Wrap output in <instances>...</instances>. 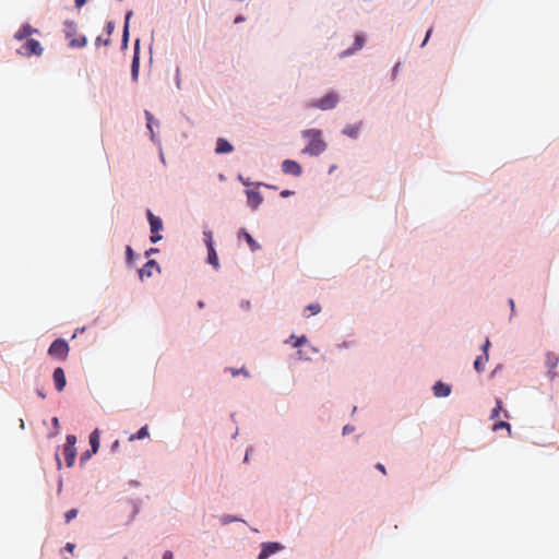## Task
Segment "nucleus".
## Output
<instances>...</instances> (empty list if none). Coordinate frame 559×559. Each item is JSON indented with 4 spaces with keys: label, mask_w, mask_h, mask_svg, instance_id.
<instances>
[{
    "label": "nucleus",
    "mask_w": 559,
    "mask_h": 559,
    "mask_svg": "<svg viewBox=\"0 0 559 559\" xmlns=\"http://www.w3.org/2000/svg\"><path fill=\"white\" fill-rule=\"evenodd\" d=\"M93 454H94V453H92V450H87V451L83 452V453H82V455H81V457H80V462H81V464H83V463H85L86 461H88V460L92 457V455H93Z\"/></svg>",
    "instance_id": "nucleus-30"
},
{
    "label": "nucleus",
    "mask_w": 559,
    "mask_h": 559,
    "mask_svg": "<svg viewBox=\"0 0 559 559\" xmlns=\"http://www.w3.org/2000/svg\"><path fill=\"white\" fill-rule=\"evenodd\" d=\"M76 437L74 435H68L67 436V442L63 448V454L67 463V467H72L75 462L76 456Z\"/></svg>",
    "instance_id": "nucleus-6"
},
{
    "label": "nucleus",
    "mask_w": 559,
    "mask_h": 559,
    "mask_svg": "<svg viewBox=\"0 0 559 559\" xmlns=\"http://www.w3.org/2000/svg\"><path fill=\"white\" fill-rule=\"evenodd\" d=\"M99 429H95L91 435H90V444H91V450H92V453H97L98 449H99Z\"/></svg>",
    "instance_id": "nucleus-19"
},
{
    "label": "nucleus",
    "mask_w": 559,
    "mask_h": 559,
    "mask_svg": "<svg viewBox=\"0 0 559 559\" xmlns=\"http://www.w3.org/2000/svg\"><path fill=\"white\" fill-rule=\"evenodd\" d=\"M286 343H290L294 347L307 346L311 353L318 352V349L316 347H313L309 344L306 335H301V336L290 335L289 340L286 341Z\"/></svg>",
    "instance_id": "nucleus-10"
},
{
    "label": "nucleus",
    "mask_w": 559,
    "mask_h": 559,
    "mask_svg": "<svg viewBox=\"0 0 559 559\" xmlns=\"http://www.w3.org/2000/svg\"><path fill=\"white\" fill-rule=\"evenodd\" d=\"M489 359V355L486 354V355H481V356H478L475 361H474V368L477 372H481L485 368V365L487 364Z\"/></svg>",
    "instance_id": "nucleus-22"
},
{
    "label": "nucleus",
    "mask_w": 559,
    "mask_h": 559,
    "mask_svg": "<svg viewBox=\"0 0 559 559\" xmlns=\"http://www.w3.org/2000/svg\"><path fill=\"white\" fill-rule=\"evenodd\" d=\"M64 35L69 40V46L72 48H82L86 45L87 39L85 36H78V25L73 21L64 22Z\"/></svg>",
    "instance_id": "nucleus-3"
},
{
    "label": "nucleus",
    "mask_w": 559,
    "mask_h": 559,
    "mask_svg": "<svg viewBox=\"0 0 559 559\" xmlns=\"http://www.w3.org/2000/svg\"><path fill=\"white\" fill-rule=\"evenodd\" d=\"M37 393H38V395H39L41 399H45V397H46V394H45L44 392L38 391Z\"/></svg>",
    "instance_id": "nucleus-50"
},
{
    "label": "nucleus",
    "mask_w": 559,
    "mask_h": 559,
    "mask_svg": "<svg viewBox=\"0 0 559 559\" xmlns=\"http://www.w3.org/2000/svg\"><path fill=\"white\" fill-rule=\"evenodd\" d=\"M203 235H204V238H205L206 247H210V245H213V235H212V231H210V230L204 231V233H203Z\"/></svg>",
    "instance_id": "nucleus-31"
},
{
    "label": "nucleus",
    "mask_w": 559,
    "mask_h": 559,
    "mask_svg": "<svg viewBox=\"0 0 559 559\" xmlns=\"http://www.w3.org/2000/svg\"><path fill=\"white\" fill-rule=\"evenodd\" d=\"M154 269L159 270L157 262L155 260L147 261L139 271L140 278L143 280L144 277L152 276Z\"/></svg>",
    "instance_id": "nucleus-15"
},
{
    "label": "nucleus",
    "mask_w": 559,
    "mask_h": 559,
    "mask_svg": "<svg viewBox=\"0 0 559 559\" xmlns=\"http://www.w3.org/2000/svg\"><path fill=\"white\" fill-rule=\"evenodd\" d=\"M198 307L202 309L204 307V302L203 301H199L198 302Z\"/></svg>",
    "instance_id": "nucleus-51"
},
{
    "label": "nucleus",
    "mask_w": 559,
    "mask_h": 559,
    "mask_svg": "<svg viewBox=\"0 0 559 559\" xmlns=\"http://www.w3.org/2000/svg\"><path fill=\"white\" fill-rule=\"evenodd\" d=\"M56 463H57L58 469H60L61 468V460L58 454H56Z\"/></svg>",
    "instance_id": "nucleus-45"
},
{
    "label": "nucleus",
    "mask_w": 559,
    "mask_h": 559,
    "mask_svg": "<svg viewBox=\"0 0 559 559\" xmlns=\"http://www.w3.org/2000/svg\"><path fill=\"white\" fill-rule=\"evenodd\" d=\"M51 423H52V426L58 430L59 429V419L57 417H53Z\"/></svg>",
    "instance_id": "nucleus-42"
},
{
    "label": "nucleus",
    "mask_w": 559,
    "mask_h": 559,
    "mask_svg": "<svg viewBox=\"0 0 559 559\" xmlns=\"http://www.w3.org/2000/svg\"><path fill=\"white\" fill-rule=\"evenodd\" d=\"M238 237H243L250 247L251 251H257L260 249V245L252 238V236L243 228L239 230Z\"/></svg>",
    "instance_id": "nucleus-18"
},
{
    "label": "nucleus",
    "mask_w": 559,
    "mask_h": 559,
    "mask_svg": "<svg viewBox=\"0 0 559 559\" xmlns=\"http://www.w3.org/2000/svg\"><path fill=\"white\" fill-rule=\"evenodd\" d=\"M85 3H86V0H75V5H76L78 8H81V7H82L83 4H85Z\"/></svg>",
    "instance_id": "nucleus-43"
},
{
    "label": "nucleus",
    "mask_w": 559,
    "mask_h": 559,
    "mask_svg": "<svg viewBox=\"0 0 559 559\" xmlns=\"http://www.w3.org/2000/svg\"><path fill=\"white\" fill-rule=\"evenodd\" d=\"M156 251H157V249H151V250H150V252H151V253H154V252H156Z\"/></svg>",
    "instance_id": "nucleus-53"
},
{
    "label": "nucleus",
    "mask_w": 559,
    "mask_h": 559,
    "mask_svg": "<svg viewBox=\"0 0 559 559\" xmlns=\"http://www.w3.org/2000/svg\"><path fill=\"white\" fill-rule=\"evenodd\" d=\"M308 311H310V314L309 316H314V314H318L320 311H321V307L319 304H311L307 307Z\"/></svg>",
    "instance_id": "nucleus-27"
},
{
    "label": "nucleus",
    "mask_w": 559,
    "mask_h": 559,
    "mask_svg": "<svg viewBox=\"0 0 559 559\" xmlns=\"http://www.w3.org/2000/svg\"><path fill=\"white\" fill-rule=\"evenodd\" d=\"M431 33H432V29H431V28H430V29H428V32H427V34H426V37H425V39H424V41H423V44H421V47H424V46L427 44V41H428V39H429V37H430Z\"/></svg>",
    "instance_id": "nucleus-38"
},
{
    "label": "nucleus",
    "mask_w": 559,
    "mask_h": 559,
    "mask_svg": "<svg viewBox=\"0 0 559 559\" xmlns=\"http://www.w3.org/2000/svg\"><path fill=\"white\" fill-rule=\"evenodd\" d=\"M139 68H140L139 57H138V55L135 53V55H134V57H133V60H132V66H131V74H132V79H133V80H136V79H138V75H139Z\"/></svg>",
    "instance_id": "nucleus-23"
},
{
    "label": "nucleus",
    "mask_w": 559,
    "mask_h": 559,
    "mask_svg": "<svg viewBox=\"0 0 559 559\" xmlns=\"http://www.w3.org/2000/svg\"><path fill=\"white\" fill-rule=\"evenodd\" d=\"M349 431H352V428H349L348 426H345L344 429H343V432L347 433Z\"/></svg>",
    "instance_id": "nucleus-48"
},
{
    "label": "nucleus",
    "mask_w": 559,
    "mask_h": 559,
    "mask_svg": "<svg viewBox=\"0 0 559 559\" xmlns=\"http://www.w3.org/2000/svg\"><path fill=\"white\" fill-rule=\"evenodd\" d=\"M292 193H293V192H292V191H289V190H284V191H282V192H281V195H282V197H284V198H286V197H289Z\"/></svg>",
    "instance_id": "nucleus-44"
},
{
    "label": "nucleus",
    "mask_w": 559,
    "mask_h": 559,
    "mask_svg": "<svg viewBox=\"0 0 559 559\" xmlns=\"http://www.w3.org/2000/svg\"><path fill=\"white\" fill-rule=\"evenodd\" d=\"M358 132H359L358 126H347L343 131L344 134H346L350 138H357Z\"/></svg>",
    "instance_id": "nucleus-25"
},
{
    "label": "nucleus",
    "mask_w": 559,
    "mask_h": 559,
    "mask_svg": "<svg viewBox=\"0 0 559 559\" xmlns=\"http://www.w3.org/2000/svg\"><path fill=\"white\" fill-rule=\"evenodd\" d=\"M281 549H283V546L278 543H263L258 559H267L271 555Z\"/></svg>",
    "instance_id": "nucleus-9"
},
{
    "label": "nucleus",
    "mask_w": 559,
    "mask_h": 559,
    "mask_svg": "<svg viewBox=\"0 0 559 559\" xmlns=\"http://www.w3.org/2000/svg\"><path fill=\"white\" fill-rule=\"evenodd\" d=\"M207 262L210 264H212L215 269H218V266H219L218 258H217V253L214 249V245H210V247H207Z\"/></svg>",
    "instance_id": "nucleus-21"
},
{
    "label": "nucleus",
    "mask_w": 559,
    "mask_h": 559,
    "mask_svg": "<svg viewBox=\"0 0 559 559\" xmlns=\"http://www.w3.org/2000/svg\"><path fill=\"white\" fill-rule=\"evenodd\" d=\"M148 436V429L146 426L142 427L136 433L130 436L129 440L134 441L136 439H143Z\"/></svg>",
    "instance_id": "nucleus-24"
},
{
    "label": "nucleus",
    "mask_w": 559,
    "mask_h": 559,
    "mask_svg": "<svg viewBox=\"0 0 559 559\" xmlns=\"http://www.w3.org/2000/svg\"><path fill=\"white\" fill-rule=\"evenodd\" d=\"M298 356H299L300 359H305V360H309L310 359V356H308L307 353H305L302 349L298 350Z\"/></svg>",
    "instance_id": "nucleus-33"
},
{
    "label": "nucleus",
    "mask_w": 559,
    "mask_h": 559,
    "mask_svg": "<svg viewBox=\"0 0 559 559\" xmlns=\"http://www.w3.org/2000/svg\"><path fill=\"white\" fill-rule=\"evenodd\" d=\"M489 346H490V342H489V340H486L485 344L483 345V352H484L483 355L488 354Z\"/></svg>",
    "instance_id": "nucleus-34"
},
{
    "label": "nucleus",
    "mask_w": 559,
    "mask_h": 559,
    "mask_svg": "<svg viewBox=\"0 0 559 559\" xmlns=\"http://www.w3.org/2000/svg\"><path fill=\"white\" fill-rule=\"evenodd\" d=\"M365 41H366V38H365V35L362 33L360 34H357L355 36V43H354V46L345 51H343L341 53V57H347L349 55H353L354 52L360 50L364 45H365Z\"/></svg>",
    "instance_id": "nucleus-12"
},
{
    "label": "nucleus",
    "mask_w": 559,
    "mask_h": 559,
    "mask_svg": "<svg viewBox=\"0 0 559 559\" xmlns=\"http://www.w3.org/2000/svg\"><path fill=\"white\" fill-rule=\"evenodd\" d=\"M76 515H78V510L76 509H71V510L67 511L64 513L66 522L69 523L71 520L76 518Z\"/></svg>",
    "instance_id": "nucleus-29"
},
{
    "label": "nucleus",
    "mask_w": 559,
    "mask_h": 559,
    "mask_svg": "<svg viewBox=\"0 0 559 559\" xmlns=\"http://www.w3.org/2000/svg\"><path fill=\"white\" fill-rule=\"evenodd\" d=\"M40 35V31L32 27L29 24H23L13 35L16 40H26L25 44L16 50L20 56L29 58L32 56H41L44 48L41 44L34 38H29L32 35Z\"/></svg>",
    "instance_id": "nucleus-1"
},
{
    "label": "nucleus",
    "mask_w": 559,
    "mask_h": 559,
    "mask_svg": "<svg viewBox=\"0 0 559 559\" xmlns=\"http://www.w3.org/2000/svg\"><path fill=\"white\" fill-rule=\"evenodd\" d=\"M509 306H511V308H512V309L514 308V302H513V300H512V299H510V301H509Z\"/></svg>",
    "instance_id": "nucleus-52"
},
{
    "label": "nucleus",
    "mask_w": 559,
    "mask_h": 559,
    "mask_svg": "<svg viewBox=\"0 0 559 559\" xmlns=\"http://www.w3.org/2000/svg\"><path fill=\"white\" fill-rule=\"evenodd\" d=\"M147 218L150 222V228H151V241L157 242L162 239V236L158 235V231L163 229V222L158 216H155L151 211L147 212Z\"/></svg>",
    "instance_id": "nucleus-7"
},
{
    "label": "nucleus",
    "mask_w": 559,
    "mask_h": 559,
    "mask_svg": "<svg viewBox=\"0 0 559 559\" xmlns=\"http://www.w3.org/2000/svg\"><path fill=\"white\" fill-rule=\"evenodd\" d=\"M238 373H243V374H246V376H248V374H249L245 369H240V370H233V376H237Z\"/></svg>",
    "instance_id": "nucleus-41"
},
{
    "label": "nucleus",
    "mask_w": 559,
    "mask_h": 559,
    "mask_svg": "<svg viewBox=\"0 0 559 559\" xmlns=\"http://www.w3.org/2000/svg\"><path fill=\"white\" fill-rule=\"evenodd\" d=\"M302 138L307 140V145L302 150L304 154L318 156L326 148L322 131L319 129H308L302 131Z\"/></svg>",
    "instance_id": "nucleus-2"
},
{
    "label": "nucleus",
    "mask_w": 559,
    "mask_h": 559,
    "mask_svg": "<svg viewBox=\"0 0 559 559\" xmlns=\"http://www.w3.org/2000/svg\"><path fill=\"white\" fill-rule=\"evenodd\" d=\"M234 151V146L224 138H218L216 141L215 153L227 154Z\"/></svg>",
    "instance_id": "nucleus-16"
},
{
    "label": "nucleus",
    "mask_w": 559,
    "mask_h": 559,
    "mask_svg": "<svg viewBox=\"0 0 559 559\" xmlns=\"http://www.w3.org/2000/svg\"><path fill=\"white\" fill-rule=\"evenodd\" d=\"M501 411H502V402H501V400L497 399L496 407L492 409L490 418L496 419L499 416Z\"/></svg>",
    "instance_id": "nucleus-26"
},
{
    "label": "nucleus",
    "mask_w": 559,
    "mask_h": 559,
    "mask_svg": "<svg viewBox=\"0 0 559 559\" xmlns=\"http://www.w3.org/2000/svg\"><path fill=\"white\" fill-rule=\"evenodd\" d=\"M131 16H132V11H129V12L126 14L124 26H123V34H122V47H123V48H127V46H128V39H129V22H130Z\"/></svg>",
    "instance_id": "nucleus-20"
},
{
    "label": "nucleus",
    "mask_w": 559,
    "mask_h": 559,
    "mask_svg": "<svg viewBox=\"0 0 559 559\" xmlns=\"http://www.w3.org/2000/svg\"><path fill=\"white\" fill-rule=\"evenodd\" d=\"M69 345L63 338L55 340L48 348V354L59 360H66L69 354Z\"/></svg>",
    "instance_id": "nucleus-4"
},
{
    "label": "nucleus",
    "mask_w": 559,
    "mask_h": 559,
    "mask_svg": "<svg viewBox=\"0 0 559 559\" xmlns=\"http://www.w3.org/2000/svg\"><path fill=\"white\" fill-rule=\"evenodd\" d=\"M74 548H75V545H74V544H72V543H67V545H66V549H67L68 551L73 552Z\"/></svg>",
    "instance_id": "nucleus-39"
},
{
    "label": "nucleus",
    "mask_w": 559,
    "mask_h": 559,
    "mask_svg": "<svg viewBox=\"0 0 559 559\" xmlns=\"http://www.w3.org/2000/svg\"><path fill=\"white\" fill-rule=\"evenodd\" d=\"M243 20H245V19H243L242 16H237V17L235 19V23H240V22H242Z\"/></svg>",
    "instance_id": "nucleus-47"
},
{
    "label": "nucleus",
    "mask_w": 559,
    "mask_h": 559,
    "mask_svg": "<svg viewBox=\"0 0 559 559\" xmlns=\"http://www.w3.org/2000/svg\"><path fill=\"white\" fill-rule=\"evenodd\" d=\"M248 204L255 210L263 201V197L257 190L247 191Z\"/></svg>",
    "instance_id": "nucleus-14"
},
{
    "label": "nucleus",
    "mask_w": 559,
    "mask_h": 559,
    "mask_svg": "<svg viewBox=\"0 0 559 559\" xmlns=\"http://www.w3.org/2000/svg\"><path fill=\"white\" fill-rule=\"evenodd\" d=\"M338 103V96L335 92L326 93L322 98L312 100L310 107L328 110L334 108Z\"/></svg>",
    "instance_id": "nucleus-5"
},
{
    "label": "nucleus",
    "mask_w": 559,
    "mask_h": 559,
    "mask_svg": "<svg viewBox=\"0 0 559 559\" xmlns=\"http://www.w3.org/2000/svg\"><path fill=\"white\" fill-rule=\"evenodd\" d=\"M502 428L508 429V431H510V430H511V426H510V424H508L507 421H498V423H496V424L493 425V427H492V430H493V431H497V430L502 429Z\"/></svg>",
    "instance_id": "nucleus-28"
},
{
    "label": "nucleus",
    "mask_w": 559,
    "mask_h": 559,
    "mask_svg": "<svg viewBox=\"0 0 559 559\" xmlns=\"http://www.w3.org/2000/svg\"><path fill=\"white\" fill-rule=\"evenodd\" d=\"M376 468L379 469L382 474H384V475L386 474V469L383 464L377 463Z\"/></svg>",
    "instance_id": "nucleus-35"
},
{
    "label": "nucleus",
    "mask_w": 559,
    "mask_h": 559,
    "mask_svg": "<svg viewBox=\"0 0 559 559\" xmlns=\"http://www.w3.org/2000/svg\"><path fill=\"white\" fill-rule=\"evenodd\" d=\"M282 171L286 175L299 177L302 174V168L297 162L293 159H285L282 163Z\"/></svg>",
    "instance_id": "nucleus-8"
},
{
    "label": "nucleus",
    "mask_w": 559,
    "mask_h": 559,
    "mask_svg": "<svg viewBox=\"0 0 559 559\" xmlns=\"http://www.w3.org/2000/svg\"><path fill=\"white\" fill-rule=\"evenodd\" d=\"M106 28H107L108 34H111L114 31V23H111V22L107 23Z\"/></svg>",
    "instance_id": "nucleus-40"
},
{
    "label": "nucleus",
    "mask_w": 559,
    "mask_h": 559,
    "mask_svg": "<svg viewBox=\"0 0 559 559\" xmlns=\"http://www.w3.org/2000/svg\"><path fill=\"white\" fill-rule=\"evenodd\" d=\"M126 252H127L128 260H131V258L133 257V250L130 246L127 247Z\"/></svg>",
    "instance_id": "nucleus-37"
},
{
    "label": "nucleus",
    "mask_w": 559,
    "mask_h": 559,
    "mask_svg": "<svg viewBox=\"0 0 559 559\" xmlns=\"http://www.w3.org/2000/svg\"><path fill=\"white\" fill-rule=\"evenodd\" d=\"M559 364V356L552 352H548L546 354V366L548 368V373L550 378H554L556 376V372L554 371L555 368Z\"/></svg>",
    "instance_id": "nucleus-13"
},
{
    "label": "nucleus",
    "mask_w": 559,
    "mask_h": 559,
    "mask_svg": "<svg viewBox=\"0 0 559 559\" xmlns=\"http://www.w3.org/2000/svg\"><path fill=\"white\" fill-rule=\"evenodd\" d=\"M118 447H119V441H118V440H116V441L114 442V444H112V450L115 451L116 449H118Z\"/></svg>",
    "instance_id": "nucleus-46"
},
{
    "label": "nucleus",
    "mask_w": 559,
    "mask_h": 559,
    "mask_svg": "<svg viewBox=\"0 0 559 559\" xmlns=\"http://www.w3.org/2000/svg\"><path fill=\"white\" fill-rule=\"evenodd\" d=\"M163 559H174V555L170 550H166L163 555Z\"/></svg>",
    "instance_id": "nucleus-36"
},
{
    "label": "nucleus",
    "mask_w": 559,
    "mask_h": 559,
    "mask_svg": "<svg viewBox=\"0 0 559 559\" xmlns=\"http://www.w3.org/2000/svg\"><path fill=\"white\" fill-rule=\"evenodd\" d=\"M145 117L147 119V128L152 131V126H151V122L153 120V116L150 111H145Z\"/></svg>",
    "instance_id": "nucleus-32"
},
{
    "label": "nucleus",
    "mask_w": 559,
    "mask_h": 559,
    "mask_svg": "<svg viewBox=\"0 0 559 559\" xmlns=\"http://www.w3.org/2000/svg\"><path fill=\"white\" fill-rule=\"evenodd\" d=\"M399 66H400V63H396V64H395V67H394V69H393V73H394V74H395L396 72H399V69H397V68H399Z\"/></svg>",
    "instance_id": "nucleus-49"
},
{
    "label": "nucleus",
    "mask_w": 559,
    "mask_h": 559,
    "mask_svg": "<svg viewBox=\"0 0 559 559\" xmlns=\"http://www.w3.org/2000/svg\"><path fill=\"white\" fill-rule=\"evenodd\" d=\"M52 379L56 390L62 391L67 384L66 374L62 368L58 367L53 370Z\"/></svg>",
    "instance_id": "nucleus-11"
},
{
    "label": "nucleus",
    "mask_w": 559,
    "mask_h": 559,
    "mask_svg": "<svg viewBox=\"0 0 559 559\" xmlns=\"http://www.w3.org/2000/svg\"><path fill=\"white\" fill-rule=\"evenodd\" d=\"M433 394L437 396V397H445L450 394L451 392V388L441 382V381H438L435 385H433Z\"/></svg>",
    "instance_id": "nucleus-17"
}]
</instances>
